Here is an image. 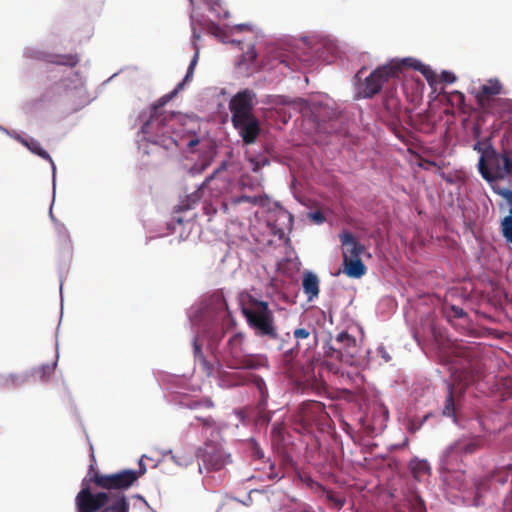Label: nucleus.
<instances>
[{
  "instance_id": "37998d69",
  "label": "nucleus",
  "mask_w": 512,
  "mask_h": 512,
  "mask_svg": "<svg viewBox=\"0 0 512 512\" xmlns=\"http://www.w3.org/2000/svg\"><path fill=\"white\" fill-rule=\"evenodd\" d=\"M311 218L317 223H322L325 220L323 214L319 211L312 213Z\"/></svg>"
},
{
  "instance_id": "de8ad7c7",
  "label": "nucleus",
  "mask_w": 512,
  "mask_h": 512,
  "mask_svg": "<svg viewBox=\"0 0 512 512\" xmlns=\"http://www.w3.org/2000/svg\"><path fill=\"white\" fill-rule=\"evenodd\" d=\"M328 367H329V369H330L331 371H333L334 373H336V374H337V373H339V369H338V368H336V367H334V365H332V364H328Z\"/></svg>"
},
{
  "instance_id": "2f4dec72",
  "label": "nucleus",
  "mask_w": 512,
  "mask_h": 512,
  "mask_svg": "<svg viewBox=\"0 0 512 512\" xmlns=\"http://www.w3.org/2000/svg\"><path fill=\"white\" fill-rule=\"evenodd\" d=\"M53 62L58 65L74 67L78 64L79 58L77 55H73V54L59 55L56 57V60H54Z\"/></svg>"
},
{
  "instance_id": "c756f323",
  "label": "nucleus",
  "mask_w": 512,
  "mask_h": 512,
  "mask_svg": "<svg viewBox=\"0 0 512 512\" xmlns=\"http://www.w3.org/2000/svg\"><path fill=\"white\" fill-rule=\"evenodd\" d=\"M186 406L192 410L211 409L214 407V403L210 398L205 397L199 400H191L186 404Z\"/></svg>"
},
{
  "instance_id": "a878e982",
  "label": "nucleus",
  "mask_w": 512,
  "mask_h": 512,
  "mask_svg": "<svg viewBox=\"0 0 512 512\" xmlns=\"http://www.w3.org/2000/svg\"><path fill=\"white\" fill-rule=\"evenodd\" d=\"M329 504L337 509H341L345 505V498L330 489L320 486Z\"/></svg>"
},
{
  "instance_id": "e433bc0d",
  "label": "nucleus",
  "mask_w": 512,
  "mask_h": 512,
  "mask_svg": "<svg viewBox=\"0 0 512 512\" xmlns=\"http://www.w3.org/2000/svg\"><path fill=\"white\" fill-rule=\"evenodd\" d=\"M441 80L445 83H453L456 80V76L452 72L443 71L441 73Z\"/></svg>"
},
{
  "instance_id": "0eeeda50",
  "label": "nucleus",
  "mask_w": 512,
  "mask_h": 512,
  "mask_svg": "<svg viewBox=\"0 0 512 512\" xmlns=\"http://www.w3.org/2000/svg\"><path fill=\"white\" fill-rule=\"evenodd\" d=\"M478 168L488 182L505 179L512 175V159L506 151L497 153L494 149H486L479 159Z\"/></svg>"
},
{
  "instance_id": "1a4fd4ad",
  "label": "nucleus",
  "mask_w": 512,
  "mask_h": 512,
  "mask_svg": "<svg viewBox=\"0 0 512 512\" xmlns=\"http://www.w3.org/2000/svg\"><path fill=\"white\" fill-rule=\"evenodd\" d=\"M197 457L208 471H219L231 463L230 454L216 441L205 442L198 450Z\"/></svg>"
},
{
  "instance_id": "aec40b11",
  "label": "nucleus",
  "mask_w": 512,
  "mask_h": 512,
  "mask_svg": "<svg viewBox=\"0 0 512 512\" xmlns=\"http://www.w3.org/2000/svg\"><path fill=\"white\" fill-rule=\"evenodd\" d=\"M344 273L351 278H360L366 273V267L361 258L343 260Z\"/></svg>"
},
{
  "instance_id": "49530a36",
  "label": "nucleus",
  "mask_w": 512,
  "mask_h": 512,
  "mask_svg": "<svg viewBox=\"0 0 512 512\" xmlns=\"http://www.w3.org/2000/svg\"><path fill=\"white\" fill-rule=\"evenodd\" d=\"M474 150H476V151H478V152H481V155L485 152V151L482 149V147H481L480 143H476V144L474 145Z\"/></svg>"
},
{
  "instance_id": "6e6552de",
  "label": "nucleus",
  "mask_w": 512,
  "mask_h": 512,
  "mask_svg": "<svg viewBox=\"0 0 512 512\" xmlns=\"http://www.w3.org/2000/svg\"><path fill=\"white\" fill-rule=\"evenodd\" d=\"M146 472L145 466L140 463L139 470L123 469L115 473L106 474L105 477H98L97 488L109 493H124L131 488L138 479Z\"/></svg>"
},
{
  "instance_id": "9d476101",
  "label": "nucleus",
  "mask_w": 512,
  "mask_h": 512,
  "mask_svg": "<svg viewBox=\"0 0 512 512\" xmlns=\"http://www.w3.org/2000/svg\"><path fill=\"white\" fill-rule=\"evenodd\" d=\"M256 94L249 89H245L236 93L229 102V109L232 117L231 121L236 122L246 117L254 116V101Z\"/></svg>"
},
{
  "instance_id": "6ab92c4d",
  "label": "nucleus",
  "mask_w": 512,
  "mask_h": 512,
  "mask_svg": "<svg viewBox=\"0 0 512 512\" xmlns=\"http://www.w3.org/2000/svg\"><path fill=\"white\" fill-rule=\"evenodd\" d=\"M302 287L304 293L307 295L309 301L318 297L319 295V279L312 272H305L302 280Z\"/></svg>"
},
{
  "instance_id": "20e7f679",
  "label": "nucleus",
  "mask_w": 512,
  "mask_h": 512,
  "mask_svg": "<svg viewBox=\"0 0 512 512\" xmlns=\"http://www.w3.org/2000/svg\"><path fill=\"white\" fill-rule=\"evenodd\" d=\"M166 100L152 107L149 119L142 125L141 131L148 136V140L171 149L177 146L176 139L172 136L177 124V116L173 112L163 110Z\"/></svg>"
},
{
  "instance_id": "a211bd4d",
  "label": "nucleus",
  "mask_w": 512,
  "mask_h": 512,
  "mask_svg": "<svg viewBox=\"0 0 512 512\" xmlns=\"http://www.w3.org/2000/svg\"><path fill=\"white\" fill-rule=\"evenodd\" d=\"M483 446V440L480 437L471 439H460L447 450L448 454H464L469 455L478 451Z\"/></svg>"
},
{
  "instance_id": "f3484780",
  "label": "nucleus",
  "mask_w": 512,
  "mask_h": 512,
  "mask_svg": "<svg viewBox=\"0 0 512 512\" xmlns=\"http://www.w3.org/2000/svg\"><path fill=\"white\" fill-rule=\"evenodd\" d=\"M339 238L343 247V260L359 258L364 252L365 247L356 240L351 232L344 231Z\"/></svg>"
},
{
  "instance_id": "c9c22d12",
  "label": "nucleus",
  "mask_w": 512,
  "mask_h": 512,
  "mask_svg": "<svg viewBox=\"0 0 512 512\" xmlns=\"http://www.w3.org/2000/svg\"><path fill=\"white\" fill-rule=\"evenodd\" d=\"M257 58V52L253 46H250L248 50L243 53L242 55V61L244 63L252 64L255 62Z\"/></svg>"
},
{
  "instance_id": "72a5a7b5",
  "label": "nucleus",
  "mask_w": 512,
  "mask_h": 512,
  "mask_svg": "<svg viewBox=\"0 0 512 512\" xmlns=\"http://www.w3.org/2000/svg\"><path fill=\"white\" fill-rule=\"evenodd\" d=\"M208 9L213 12L216 16H220L223 12L220 0H202ZM195 0H190V3L194 5Z\"/></svg>"
},
{
  "instance_id": "4c0bfd02",
  "label": "nucleus",
  "mask_w": 512,
  "mask_h": 512,
  "mask_svg": "<svg viewBox=\"0 0 512 512\" xmlns=\"http://www.w3.org/2000/svg\"><path fill=\"white\" fill-rule=\"evenodd\" d=\"M252 454L255 458L261 460L264 458V452L263 450L259 447V445L257 443H253L252 445Z\"/></svg>"
},
{
  "instance_id": "58836bf2",
  "label": "nucleus",
  "mask_w": 512,
  "mask_h": 512,
  "mask_svg": "<svg viewBox=\"0 0 512 512\" xmlns=\"http://www.w3.org/2000/svg\"><path fill=\"white\" fill-rule=\"evenodd\" d=\"M503 141H506L507 142V145L509 146H512V127H509L504 135H503V138H502V142Z\"/></svg>"
},
{
  "instance_id": "a18cd8bd",
  "label": "nucleus",
  "mask_w": 512,
  "mask_h": 512,
  "mask_svg": "<svg viewBox=\"0 0 512 512\" xmlns=\"http://www.w3.org/2000/svg\"><path fill=\"white\" fill-rule=\"evenodd\" d=\"M199 140L197 138L191 139L188 142V147L193 148L194 146L198 145Z\"/></svg>"
},
{
  "instance_id": "3c124183",
  "label": "nucleus",
  "mask_w": 512,
  "mask_h": 512,
  "mask_svg": "<svg viewBox=\"0 0 512 512\" xmlns=\"http://www.w3.org/2000/svg\"><path fill=\"white\" fill-rule=\"evenodd\" d=\"M91 463H93L94 465L96 463L95 455L93 452L91 453Z\"/></svg>"
},
{
  "instance_id": "2eb2a0df",
  "label": "nucleus",
  "mask_w": 512,
  "mask_h": 512,
  "mask_svg": "<svg viewBox=\"0 0 512 512\" xmlns=\"http://www.w3.org/2000/svg\"><path fill=\"white\" fill-rule=\"evenodd\" d=\"M227 166V161H223L221 165L204 180V182L198 187L196 191L187 195L185 200L181 201L179 210L185 211L192 209L201 200L203 189L210 187L211 182L217 179L218 175L227 169Z\"/></svg>"
},
{
  "instance_id": "603ef678",
  "label": "nucleus",
  "mask_w": 512,
  "mask_h": 512,
  "mask_svg": "<svg viewBox=\"0 0 512 512\" xmlns=\"http://www.w3.org/2000/svg\"><path fill=\"white\" fill-rule=\"evenodd\" d=\"M455 312H456L457 316H461L463 314V310L462 309H457V310H455Z\"/></svg>"
},
{
  "instance_id": "ea45409f",
  "label": "nucleus",
  "mask_w": 512,
  "mask_h": 512,
  "mask_svg": "<svg viewBox=\"0 0 512 512\" xmlns=\"http://www.w3.org/2000/svg\"><path fill=\"white\" fill-rule=\"evenodd\" d=\"M234 202L235 203L248 202V203L256 204L257 203V199L255 197H250V196L243 195V196L239 197L237 200H235Z\"/></svg>"
},
{
  "instance_id": "7c9ffc66",
  "label": "nucleus",
  "mask_w": 512,
  "mask_h": 512,
  "mask_svg": "<svg viewBox=\"0 0 512 512\" xmlns=\"http://www.w3.org/2000/svg\"><path fill=\"white\" fill-rule=\"evenodd\" d=\"M501 226L503 236L508 242L512 243V208L509 215L502 220Z\"/></svg>"
},
{
  "instance_id": "5fc2aeb1",
  "label": "nucleus",
  "mask_w": 512,
  "mask_h": 512,
  "mask_svg": "<svg viewBox=\"0 0 512 512\" xmlns=\"http://www.w3.org/2000/svg\"><path fill=\"white\" fill-rule=\"evenodd\" d=\"M258 168H259V164H257V165L254 167V169H253V170H254V171H256V170H258Z\"/></svg>"
},
{
  "instance_id": "4be33fe9",
  "label": "nucleus",
  "mask_w": 512,
  "mask_h": 512,
  "mask_svg": "<svg viewBox=\"0 0 512 512\" xmlns=\"http://www.w3.org/2000/svg\"><path fill=\"white\" fill-rule=\"evenodd\" d=\"M485 113L497 114L500 117H504L506 114L512 115V99L499 97L491 105V109H488Z\"/></svg>"
},
{
  "instance_id": "864d4df0",
  "label": "nucleus",
  "mask_w": 512,
  "mask_h": 512,
  "mask_svg": "<svg viewBox=\"0 0 512 512\" xmlns=\"http://www.w3.org/2000/svg\"><path fill=\"white\" fill-rule=\"evenodd\" d=\"M428 72H429V71H426V69L422 70L423 75H425V77H426L427 79L429 78V76H428Z\"/></svg>"
},
{
  "instance_id": "09e8293b",
  "label": "nucleus",
  "mask_w": 512,
  "mask_h": 512,
  "mask_svg": "<svg viewBox=\"0 0 512 512\" xmlns=\"http://www.w3.org/2000/svg\"><path fill=\"white\" fill-rule=\"evenodd\" d=\"M282 215L288 219L289 222H292V216L291 214L287 212H283Z\"/></svg>"
},
{
  "instance_id": "f704fd0d",
  "label": "nucleus",
  "mask_w": 512,
  "mask_h": 512,
  "mask_svg": "<svg viewBox=\"0 0 512 512\" xmlns=\"http://www.w3.org/2000/svg\"><path fill=\"white\" fill-rule=\"evenodd\" d=\"M196 419L202 423V426L206 430H211V435H213L214 432L218 433V428L216 426V422L211 416L207 417H200L196 416Z\"/></svg>"
},
{
  "instance_id": "ddd939ff",
  "label": "nucleus",
  "mask_w": 512,
  "mask_h": 512,
  "mask_svg": "<svg viewBox=\"0 0 512 512\" xmlns=\"http://www.w3.org/2000/svg\"><path fill=\"white\" fill-rule=\"evenodd\" d=\"M327 416L325 406L318 401L304 402L298 411V418L304 427L312 426Z\"/></svg>"
},
{
  "instance_id": "b1692460",
  "label": "nucleus",
  "mask_w": 512,
  "mask_h": 512,
  "mask_svg": "<svg viewBox=\"0 0 512 512\" xmlns=\"http://www.w3.org/2000/svg\"><path fill=\"white\" fill-rule=\"evenodd\" d=\"M511 475H512V464H509L504 467L496 468L491 473V480L500 485H504L508 481L510 482Z\"/></svg>"
},
{
  "instance_id": "f03ea898",
  "label": "nucleus",
  "mask_w": 512,
  "mask_h": 512,
  "mask_svg": "<svg viewBox=\"0 0 512 512\" xmlns=\"http://www.w3.org/2000/svg\"><path fill=\"white\" fill-rule=\"evenodd\" d=\"M411 59H403L401 61H390L373 70L364 80H361V74L364 67L357 74V98L369 99L384 89L383 105L392 117L398 116L400 113V101L396 96V86L400 79L402 70L406 66H411Z\"/></svg>"
},
{
  "instance_id": "393cba45",
  "label": "nucleus",
  "mask_w": 512,
  "mask_h": 512,
  "mask_svg": "<svg viewBox=\"0 0 512 512\" xmlns=\"http://www.w3.org/2000/svg\"><path fill=\"white\" fill-rule=\"evenodd\" d=\"M198 58H199V52L196 51L190 64H189V67L187 69V73L184 77V79L182 80V82H180L176 88L174 89V91L172 92V95H176L180 90H182L185 86V84L189 81L192 80L193 78V74H194V69L198 63Z\"/></svg>"
},
{
  "instance_id": "f8f14e48",
  "label": "nucleus",
  "mask_w": 512,
  "mask_h": 512,
  "mask_svg": "<svg viewBox=\"0 0 512 512\" xmlns=\"http://www.w3.org/2000/svg\"><path fill=\"white\" fill-rule=\"evenodd\" d=\"M335 342L343 355V363L349 366L358 364L359 347L356 338L346 331L340 332L335 337Z\"/></svg>"
},
{
  "instance_id": "8fccbe9b",
  "label": "nucleus",
  "mask_w": 512,
  "mask_h": 512,
  "mask_svg": "<svg viewBox=\"0 0 512 512\" xmlns=\"http://www.w3.org/2000/svg\"><path fill=\"white\" fill-rule=\"evenodd\" d=\"M194 349H195V353H201L200 346L197 344L196 341L194 342Z\"/></svg>"
},
{
  "instance_id": "a19ab883",
  "label": "nucleus",
  "mask_w": 512,
  "mask_h": 512,
  "mask_svg": "<svg viewBox=\"0 0 512 512\" xmlns=\"http://www.w3.org/2000/svg\"><path fill=\"white\" fill-rule=\"evenodd\" d=\"M377 350H378V353L381 355L382 358H384V360L386 362L391 360V357L388 354V352L386 351L384 346H379Z\"/></svg>"
},
{
  "instance_id": "bb28decb",
  "label": "nucleus",
  "mask_w": 512,
  "mask_h": 512,
  "mask_svg": "<svg viewBox=\"0 0 512 512\" xmlns=\"http://www.w3.org/2000/svg\"><path fill=\"white\" fill-rule=\"evenodd\" d=\"M252 382L260 394L259 405L261 407H264L266 405L267 399H268V390H267L265 381L260 376L252 375Z\"/></svg>"
},
{
  "instance_id": "5701e85b",
  "label": "nucleus",
  "mask_w": 512,
  "mask_h": 512,
  "mask_svg": "<svg viewBox=\"0 0 512 512\" xmlns=\"http://www.w3.org/2000/svg\"><path fill=\"white\" fill-rule=\"evenodd\" d=\"M293 336L296 339L297 344H296L295 348H292L285 353V355H284L285 361H289L290 359H292L294 357V354L297 353V351L299 349L300 341L310 338L311 332L309 329H306V328H297L294 330Z\"/></svg>"
},
{
  "instance_id": "79ce46f5",
  "label": "nucleus",
  "mask_w": 512,
  "mask_h": 512,
  "mask_svg": "<svg viewBox=\"0 0 512 512\" xmlns=\"http://www.w3.org/2000/svg\"><path fill=\"white\" fill-rule=\"evenodd\" d=\"M452 95L456 98L459 105H463L465 102V95L462 92L455 91Z\"/></svg>"
},
{
  "instance_id": "39448f33",
  "label": "nucleus",
  "mask_w": 512,
  "mask_h": 512,
  "mask_svg": "<svg viewBox=\"0 0 512 512\" xmlns=\"http://www.w3.org/2000/svg\"><path fill=\"white\" fill-rule=\"evenodd\" d=\"M243 333L233 334L224 348L222 359L231 369L255 370L267 366V357L262 354H248L244 351Z\"/></svg>"
},
{
  "instance_id": "c85d7f7f",
  "label": "nucleus",
  "mask_w": 512,
  "mask_h": 512,
  "mask_svg": "<svg viewBox=\"0 0 512 512\" xmlns=\"http://www.w3.org/2000/svg\"><path fill=\"white\" fill-rule=\"evenodd\" d=\"M56 367V363L54 364H45L39 367L34 371L35 377H37L40 381H47L50 379L51 375L54 372Z\"/></svg>"
},
{
  "instance_id": "473e14b6",
  "label": "nucleus",
  "mask_w": 512,
  "mask_h": 512,
  "mask_svg": "<svg viewBox=\"0 0 512 512\" xmlns=\"http://www.w3.org/2000/svg\"><path fill=\"white\" fill-rule=\"evenodd\" d=\"M324 349H325L324 355L326 358L335 359V360L343 363V355L338 347H334L333 345L326 344Z\"/></svg>"
},
{
  "instance_id": "412c9836",
  "label": "nucleus",
  "mask_w": 512,
  "mask_h": 512,
  "mask_svg": "<svg viewBox=\"0 0 512 512\" xmlns=\"http://www.w3.org/2000/svg\"><path fill=\"white\" fill-rule=\"evenodd\" d=\"M16 139L23 145L25 146L26 148H28L32 153L38 155L39 157H41L42 159L44 160H48L49 162H53L52 161V158L51 156L49 155V153L42 148L41 144L39 141L35 140V139H26L20 135H18L16 137Z\"/></svg>"
},
{
  "instance_id": "c03bdc74",
  "label": "nucleus",
  "mask_w": 512,
  "mask_h": 512,
  "mask_svg": "<svg viewBox=\"0 0 512 512\" xmlns=\"http://www.w3.org/2000/svg\"><path fill=\"white\" fill-rule=\"evenodd\" d=\"M420 166L427 169V166H436V163L434 161L425 160L424 164H421Z\"/></svg>"
},
{
  "instance_id": "cd10ccee",
  "label": "nucleus",
  "mask_w": 512,
  "mask_h": 512,
  "mask_svg": "<svg viewBox=\"0 0 512 512\" xmlns=\"http://www.w3.org/2000/svg\"><path fill=\"white\" fill-rule=\"evenodd\" d=\"M411 471L416 479H420L421 477L428 475L430 472V466L427 461L417 460L411 463Z\"/></svg>"
},
{
  "instance_id": "9b49d317",
  "label": "nucleus",
  "mask_w": 512,
  "mask_h": 512,
  "mask_svg": "<svg viewBox=\"0 0 512 512\" xmlns=\"http://www.w3.org/2000/svg\"><path fill=\"white\" fill-rule=\"evenodd\" d=\"M503 86L498 79H489L483 84L475 94V98L479 108L482 112L491 109V105L495 102L502 93Z\"/></svg>"
},
{
  "instance_id": "4468645a",
  "label": "nucleus",
  "mask_w": 512,
  "mask_h": 512,
  "mask_svg": "<svg viewBox=\"0 0 512 512\" xmlns=\"http://www.w3.org/2000/svg\"><path fill=\"white\" fill-rule=\"evenodd\" d=\"M234 128L238 131L244 144H254L260 134L261 128L256 116L246 117L239 121L232 122Z\"/></svg>"
},
{
  "instance_id": "dca6fc26",
  "label": "nucleus",
  "mask_w": 512,
  "mask_h": 512,
  "mask_svg": "<svg viewBox=\"0 0 512 512\" xmlns=\"http://www.w3.org/2000/svg\"><path fill=\"white\" fill-rule=\"evenodd\" d=\"M297 61L305 66H309L312 63V54L305 42H303L301 46H297L296 50L293 52V56L283 54L279 58V64H283L285 67L292 70L300 68Z\"/></svg>"
},
{
  "instance_id": "f257e3e1",
  "label": "nucleus",
  "mask_w": 512,
  "mask_h": 512,
  "mask_svg": "<svg viewBox=\"0 0 512 512\" xmlns=\"http://www.w3.org/2000/svg\"><path fill=\"white\" fill-rule=\"evenodd\" d=\"M456 361L451 368L452 382L447 383V394L442 413L446 417L455 416L456 399L466 388L485 378L486 365L478 348L459 346L454 350Z\"/></svg>"
},
{
  "instance_id": "7ed1b4c3",
  "label": "nucleus",
  "mask_w": 512,
  "mask_h": 512,
  "mask_svg": "<svg viewBox=\"0 0 512 512\" xmlns=\"http://www.w3.org/2000/svg\"><path fill=\"white\" fill-rule=\"evenodd\" d=\"M93 463L90 464L86 477L82 480L81 489L75 497L77 512H129L130 503L123 493L93 492L91 484L97 488V478L105 477Z\"/></svg>"
},
{
  "instance_id": "423d86ee",
  "label": "nucleus",
  "mask_w": 512,
  "mask_h": 512,
  "mask_svg": "<svg viewBox=\"0 0 512 512\" xmlns=\"http://www.w3.org/2000/svg\"><path fill=\"white\" fill-rule=\"evenodd\" d=\"M242 313L256 335L277 338L274 314L268 302L249 297L248 306L242 308Z\"/></svg>"
}]
</instances>
